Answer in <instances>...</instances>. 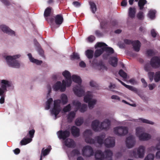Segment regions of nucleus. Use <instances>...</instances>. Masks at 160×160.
Instances as JSON below:
<instances>
[{"label": "nucleus", "instance_id": "f257e3e1", "mask_svg": "<svg viewBox=\"0 0 160 160\" xmlns=\"http://www.w3.org/2000/svg\"><path fill=\"white\" fill-rule=\"evenodd\" d=\"M20 57V55L19 54L13 56H8L6 57V59L8 65L9 66L14 68H19L20 67V63L16 59L19 58Z\"/></svg>", "mask_w": 160, "mask_h": 160}, {"label": "nucleus", "instance_id": "f03ea898", "mask_svg": "<svg viewBox=\"0 0 160 160\" xmlns=\"http://www.w3.org/2000/svg\"><path fill=\"white\" fill-rule=\"evenodd\" d=\"M67 84L66 81L63 80L62 84L60 81H58L53 86V89L55 91H58L59 90L62 92H64L66 88Z\"/></svg>", "mask_w": 160, "mask_h": 160}, {"label": "nucleus", "instance_id": "7ed1b4c3", "mask_svg": "<svg viewBox=\"0 0 160 160\" xmlns=\"http://www.w3.org/2000/svg\"><path fill=\"white\" fill-rule=\"evenodd\" d=\"M114 133L119 136H124L126 135L128 132V128L126 127L120 126L114 128Z\"/></svg>", "mask_w": 160, "mask_h": 160}, {"label": "nucleus", "instance_id": "20e7f679", "mask_svg": "<svg viewBox=\"0 0 160 160\" xmlns=\"http://www.w3.org/2000/svg\"><path fill=\"white\" fill-rule=\"evenodd\" d=\"M107 45L106 43L102 42H98L95 45L96 48L103 47L104 51H105L109 55L113 53H114V49L112 48L107 47Z\"/></svg>", "mask_w": 160, "mask_h": 160}, {"label": "nucleus", "instance_id": "39448f33", "mask_svg": "<svg viewBox=\"0 0 160 160\" xmlns=\"http://www.w3.org/2000/svg\"><path fill=\"white\" fill-rule=\"evenodd\" d=\"M82 155L87 157L93 155L94 154L93 148L88 145L84 147L82 149Z\"/></svg>", "mask_w": 160, "mask_h": 160}, {"label": "nucleus", "instance_id": "423d86ee", "mask_svg": "<svg viewBox=\"0 0 160 160\" xmlns=\"http://www.w3.org/2000/svg\"><path fill=\"white\" fill-rule=\"evenodd\" d=\"M60 100L58 99L54 101V107L51 111V113L54 114L56 117L59 113L60 111Z\"/></svg>", "mask_w": 160, "mask_h": 160}, {"label": "nucleus", "instance_id": "0eeeda50", "mask_svg": "<svg viewBox=\"0 0 160 160\" xmlns=\"http://www.w3.org/2000/svg\"><path fill=\"white\" fill-rule=\"evenodd\" d=\"M150 64L153 68L157 69L160 67V58L158 56L152 57L150 61Z\"/></svg>", "mask_w": 160, "mask_h": 160}, {"label": "nucleus", "instance_id": "6e6552de", "mask_svg": "<svg viewBox=\"0 0 160 160\" xmlns=\"http://www.w3.org/2000/svg\"><path fill=\"white\" fill-rule=\"evenodd\" d=\"M57 134L60 139H62L65 140L69 137L70 135V132L68 130H59Z\"/></svg>", "mask_w": 160, "mask_h": 160}, {"label": "nucleus", "instance_id": "1a4fd4ad", "mask_svg": "<svg viewBox=\"0 0 160 160\" xmlns=\"http://www.w3.org/2000/svg\"><path fill=\"white\" fill-rule=\"evenodd\" d=\"M104 143L107 148L113 147L115 145V138L113 137H109L104 141Z\"/></svg>", "mask_w": 160, "mask_h": 160}, {"label": "nucleus", "instance_id": "9d476101", "mask_svg": "<svg viewBox=\"0 0 160 160\" xmlns=\"http://www.w3.org/2000/svg\"><path fill=\"white\" fill-rule=\"evenodd\" d=\"M62 75L65 78V81L67 87H70L72 84V77L70 73L67 70H65L62 73Z\"/></svg>", "mask_w": 160, "mask_h": 160}, {"label": "nucleus", "instance_id": "9b49d317", "mask_svg": "<svg viewBox=\"0 0 160 160\" xmlns=\"http://www.w3.org/2000/svg\"><path fill=\"white\" fill-rule=\"evenodd\" d=\"M126 145L128 148H131L133 147L135 143L134 137L131 135L127 138L126 141Z\"/></svg>", "mask_w": 160, "mask_h": 160}, {"label": "nucleus", "instance_id": "f8f14e48", "mask_svg": "<svg viewBox=\"0 0 160 160\" xmlns=\"http://www.w3.org/2000/svg\"><path fill=\"white\" fill-rule=\"evenodd\" d=\"M73 91L75 94L79 97L82 96L84 93V91L82 88L81 85L75 87L73 88Z\"/></svg>", "mask_w": 160, "mask_h": 160}, {"label": "nucleus", "instance_id": "ddd939ff", "mask_svg": "<svg viewBox=\"0 0 160 160\" xmlns=\"http://www.w3.org/2000/svg\"><path fill=\"white\" fill-rule=\"evenodd\" d=\"M0 28L4 32L8 35H15V32L14 31L12 30L8 27L5 25H1L0 26Z\"/></svg>", "mask_w": 160, "mask_h": 160}, {"label": "nucleus", "instance_id": "4468645a", "mask_svg": "<svg viewBox=\"0 0 160 160\" xmlns=\"http://www.w3.org/2000/svg\"><path fill=\"white\" fill-rule=\"evenodd\" d=\"M111 122L108 119H105L100 125V130L104 129L106 130L109 129Z\"/></svg>", "mask_w": 160, "mask_h": 160}, {"label": "nucleus", "instance_id": "2eb2a0df", "mask_svg": "<svg viewBox=\"0 0 160 160\" xmlns=\"http://www.w3.org/2000/svg\"><path fill=\"white\" fill-rule=\"evenodd\" d=\"M100 122L98 120L93 121L92 123L91 127L92 129L95 132H98L100 130V126H99Z\"/></svg>", "mask_w": 160, "mask_h": 160}, {"label": "nucleus", "instance_id": "dca6fc26", "mask_svg": "<svg viewBox=\"0 0 160 160\" xmlns=\"http://www.w3.org/2000/svg\"><path fill=\"white\" fill-rule=\"evenodd\" d=\"M96 160H104L105 156L104 153L100 150L97 151L95 154Z\"/></svg>", "mask_w": 160, "mask_h": 160}, {"label": "nucleus", "instance_id": "f3484780", "mask_svg": "<svg viewBox=\"0 0 160 160\" xmlns=\"http://www.w3.org/2000/svg\"><path fill=\"white\" fill-rule=\"evenodd\" d=\"M116 79L117 80H118L119 82H120L122 84V85L123 86H124V87H125L127 88L128 89H129V90H130L131 91H132L134 92H135L136 93H138V90L137 88H136L132 86H131L125 84L123 82H122L121 80H119V79H118V78H116Z\"/></svg>", "mask_w": 160, "mask_h": 160}, {"label": "nucleus", "instance_id": "a211bd4d", "mask_svg": "<svg viewBox=\"0 0 160 160\" xmlns=\"http://www.w3.org/2000/svg\"><path fill=\"white\" fill-rule=\"evenodd\" d=\"M64 143V145L68 148H74L75 145L74 141L69 138L65 140Z\"/></svg>", "mask_w": 160, "mask_h": 160}, {"label": "nucleus", "instance_id": "6ab92c4d", "mask_svg": "<svg viewBox=\"0 0 160 160\" xmlns=\"http://www.w3.org/2000/svg\"><path fill=\"white\" fill-rule=\"evenodd\" d=\"M55 22L57 25L61 24L63 21V18L61 14H58L54 17Z\"/></svg>", "mask_w": 160, "mask_h": 160}, {"label": "nucleus", "instance_id": "aec40b11", "mask_svg": "<svg viewBox=\"0 0 160 160\" xmlns=\"http://www.w3.org/2000/svg\"><path fill=\"white\" fill-rule=\"evenodd\" d=\"M132 46L135 51L138 52L139 51L141 46L140 42L138 40L133 41Z\"/></svg>", "mask_w": 160, "mask_h": 160}, {"label": "nucleus", "instance_id": "412c9836", "mask_svg": "<svg viewBox=\"0 0 160 160\" xmlns=\"http://www.w3.org/2000/svg\"><path fill=\"white\" fill-rule=\"evenodd\" d=\"M145 149V148L142 146H141L139 147L137 150V155L138 158H142L144 157Z\"/></svg>", "mask_w": 160, "mask_h": 160}, {"label": "nucleus", "instance_id": "4be33fe9", "mask_svg": "<svg viewBox=\"0 0 160 160\" xmlns=\"http://www.w3.org/2000/svg\"><path fill=\"white\" fill-rule=\"evenodd\" d=\"M71 132L72 135L76 137H78L80 135L79 128L75 126H73L71 128Z\"/></svg>", "mask_w": 160, "mask_h": 160}, {"label": "nucleus", "instance_id": "5701e85b", "mask_svg": "<svg viewBox=\"0 0 160 160\" xmlns=\"http://www.w3.org/2000/svg\"><path fill=\"white\" fill-rule=\"evenodd\" d=\"M138 138L140 140L147 141L151 138V136L149 134L143 132L139 135Z\"/></svg>", "mask_w": 160, "mask_h": 160}, {"label": "nucleus", "instance_id": "b1692460", "mask_svg": "<svg viewBox=\"0 0 160 160\" xmlns=\"http://www.w3.org/2000/svg\"><path fill=\"white\" fill-rule=\"evenodd\" d=\"M28 56L30 61L33 63H35L38 65H40L42 63V61L33 58L31 53L28 54Z\"/></svg>", "mask_w": 160, "mask_h": 160}, {"label": "nucleus", "instance_id": "393cba45", "mask_svg": "<svg viewBox=\"0 0 160 160\" xmlns=\"http://www.w3.org/2000/svg\"><path fill=\"white\" fill-rule=\"evenodd\" d=\"M105 158L108 160H112L113 153L111 151L107 149L105 150L103 153Z\"/></svg>", "mask_w": 160, "mask_h": 160}, {"label": "nucleus", "instance_id": "a878e982", "mask_svg": "<svg viewBox=\"0 0 160 160\" xmlns=\"http://www.w3.org/2000/svg\"><path fill=\"white\" fill-rule=\"evenodd\" d=\"M72 81L78 84V86L81 85L82 80L80 77L77 75H73L72 76Z\"/></svg>", "mask_w": 160, "mask_h": 160}, {"label": "nucleus", "instance_id": "bb28decb", "mask_svg": "<svg viewBox=\"0 0 160 160\" xmlns=\"http://www.w3.org/2000/svg\"><path fill=\"white\" fill-rule=\"evenodd\" d=\"M136 13V9L135 7H130L128 10V15L132 18H134Z\"/></svg>", "mask_w": 160, "mask_h": 160}, {"label": "nucleus", "instance_id": "cd10ccee", "mask_svg": "<svg viewBox=\"0 0 160 160\" xmlns=\"http://www.w3.org/2000/svg\"><path fill=\"white\" fill-rule=\"evenodd\" d=\"M10 86L9 82L5 80H2L1 81V87L4 90H7V87Z\"/></svg>", "mask_w": 160, "mask_h": 160}, {"label": "nucleus", "instance_id": "c85d7f7f", "mask_svg": "<svg viewBox=\"0 0 160 160\" xmlns=\"http://www.w3.org/2000/svg\"><path fill=\"white\" fill-rule=\"evenodd\" d=\"M157 140L158 142V143L157 144L156 147H155L154 146H152L148 148V151L151 152L153 151H155L156 149L157 150H160V137L158 138Z\"/></svg>", "mask_w": 160, "mask_h": 160}, {"label": "nucleus", "instance_id": "c756f323", "mask_svg": "<svg viewBox=\"0 0 160 160\" xmlns=\"http://www.w3.org/2000/svg\"><path fill=\"white\" fill-rule=\"evenodd\" d=\"M32 140V139L27 138L26 136L21 141L20 144L22 146L26 145L31 142Z\"/></svg>", "mask_w": 160, "mask_h": 160}, {"label": "nucleus", "instance_id": "7c9ffc66", "mask_svg": "<svg viewBox=\"0 0 160 160\" xmlns=\"http://www.w3.org/2000/svg\"><path fill=\"white\" fill-rule=\"evenodd\" d=\"M109 63L112 66L116 67L118 63V59L115 57H111L109 60Z\"/></svg>", "mask_w": 160, "mask_h": 160}, {"label": "nucleus", "instance_id": "2f4dec72", "mask_svg": "<svg viewBox=\"0 0 160 160\" xmlns=\"http://www.w3.org/2000/svg\"><path fill=\"white\" fill-rule=\"evenodd\" d=\"M85 55L89 59L92 58L94 55V51L90 49H88L85 52Z\"/></svg>", "mask_w": 160, "mask_h": 160}, {"label": "nucleus", "instance_id": "473e14b6", "mask_svg": "<svg viewBox=\"0 0 160 160\" xmlns=\"http://www.w3.org/2000/svg\"><path fill=\"white\" fill-rule=\"evenodd\" d=\"M52 8L50 7L47 8L45 9L44 13V16L45 18L50 16L52 13Z\"/></svg>", "mask_w": 160, "mask_h": 160}, {"label": "nucleus", "instance_id": "72a5a7b5", "mask_svg": "<svg viewBox=\"0 0 160 160\" xmlns=\"http://www.w3.org/2000/svg\"><path fill=\"white\" fill-rule=\"evenodd\" d=\"M89 3L90 6V9L92 12L93 13H95L97 10V6L96 4L94 2L92 1L89 2Z\"/></svg>", "mask_w": 160, "mask_h": 160}, {"label": "nucleus", "instance_id": "f704fd0d", "mask_svg": "<svg viewBox=\"0 0 160 160\" xmlns=\"http://www.w3.org/2000/svg\"><path fill=\"white\" fill-rule=\"evenodd\" d=\"M147 3L146 0H139L138 3V5L139 7V9L142 10L143 9L144 6Z\"/></svg>", "mask_w": 160, "mask_h": 160}, {"label": "nucleus", "instance_id": "c9c22d12", "mask_svg": "<svg viewBox=\"0 0 160 160\" xmlns=\"http://www.w3.org/2000/svg\"><path fill=\"white\" fill-rule=\"evenodd\" d=\"M104 136L102 135L96 137L95 138L97 139V143L100 145H102L104 143L103 139Z\"/></svg>", "mask_w": 160, "mask_h": 160}, {"label": "nucleus", "instance_id": "e433bc0d", "mask_svg": "<svg viewBox=\"0 0 160 160\" xmlns=\"http://www.w3.org/2000/svg\"><path fill=\"white\" fill-rule=\"evenodd\" d=\"M104 52L103 47L100 49L96 50L94 53V56L95 58L99 56Z\"/></svg>", "mask_w": 160, "mask_h": 160}, {"label": "nucleus", "instance_id": "4c0bfd02", "mask_svg": "<svg viewBox=\"0 0 160 160\" xmlns=\"http://www.w3.org/2000/svg\"><path fill=\"white\" fill-rule=\"evenodd\" d=\"M85 140L86 143L89 144H94L96 142V141L95 139L89 137H86L85 138Z\"/></svg>", "mask_w": 160, "mask_h": 160}, {"label": "nucleus", "instance_id": "58836bf2", "mask_svg": "<svg viewBox=\"0 0 160 160\" xmlns=\"http://www.w3.org/2000/svg\"><path fill=\"white\" fill-rule=\"evenodd\" d=\"M75 116V113L74 112H71L68 114V121L70 122H72Z\"/></svg>", "mask_w": 160, "mask_h": 160}, {"label": "nucleus", "instance_id": "ea45409f", "mask_svg": "<svg viewBox=\"0 0 160 160\" xmlns=\"http://www.w3.org/2000/svg\"><path fill=\"white\" fill-rule=\"evenodd\" d=\"M70 58L71 60H74L75 59H79L80 58L79 55L78 53L73 52L72 55H70Z\"/></svg>", "mask_w": 160, "mask_h": 160}, {"label": "nucleus", "instance_id": "a19ab883", "mask_svg": "<svg viewBox=\"0 0 160 160\" xmlns=\"http://www.w3.org/2000/svg\"><path fill=\"white\" fill-rule=\"evenodd\" d=\"M61 100L63 104H66L68 102V97L65 94H62L61 96Z\"/></svg>", "mask_w": 160, "mask_h": 160}, {"label": "nucleus", "instance_id": "79ce46f5", "mask_svg": "<svg viewBox=\"0 0 160 160\" xmlns=\"http://www.w3.org/2000/svg\"><path fill=\"white\" fill-rule=\"evenodd\" d=\"M83 122V119L82 118H77L75 122V124L78 126H80Z\"/></svg>", "mask_w": 160, "mask_h": 160}, {"label": "nucleus", "instance_id": "37998d69", "mask_svg": "<svg viewBox=\"0 0 160 160\" xmlns=\"http://www.w3.org/2000/svg\"><path fill=\"white\" fill-rule=\"evenodd\" d=\"M53 102V99L52 98H49L46 102V106L45 107V109L48 110L50 108V105L51 103Z\"/></svg>", "mask_w": 160, "mask_h": 160}, {"label": "nucleus", "instance_id": "c03bdc74", "mask_svg": "<svg viewBox=\"0 0 160 160\" xmlns=\"http://www.w3.org/2000/svg\"><path fill=\"white\" fill-rule=\"evenodd\" d=\"M136 134L139 137V135L141 133H143L144 131L143 128L142 127H137L136 129Z\"/></svg>", "mask_w": 160, "mask_h": 160}, {"label": "nucleus", "instance_id": "a18cd8bd", "mask_svg": "<svg viewBox=\"0 0 160 160\" xmlns=\"http://www.w3.org/2000/svg\"><path fill=\"white\" fill-rule=\"evenodd\" d=\"M154 80L156 82H158L160 81V71L156 72L154 76Z\"/></svg>", "mask_w": 160, "mask_h": 160}, {"label": "nucleus", "instance_id": "49530a36", "mask_svg": "<svg viewBox=\"0 0 160 160\" xmlns=\"http://www.w3.org/2000/svg\"><path fill=\"white\" fill-rule=\"evenodd\" d=\"M92 132L91 130L87 129L83 133V135L85 138L87 137H89V136H92Z\"/></svg>", "mask_w": 160, "mask_h": 160}, {"label": "nucleus", "instance_id": "de8ad7c7", "mask_svg": "<svg viewBox=\"0 0 160 160\" xmlns=\"http://www.w3.org/2000/svg\"><path fill=\"white\" fill-rule=\"evenodd\" d=\"M47 21L49 23L51 26L54 23V20L55 21L54 18L52 17H47L45 18Z\"/></svg>", "mask_w": 160, "mask_h": 160}, {"label": "nucleus", "instance_id": "09e8293b", "mask_svg": "<svg viewBox=\"0 0 160 160\" xmlns=\"http://www.w3.org/2000/svg\"><path fill=\"white\" fill-rule=\"evenodd\" d=\"M137 18L140 20H143L144 18V13L142 11H139L137 15Z\"/></svg>", "mask_w": 160, "mask_h": 160}, {"label": "nucleus", "instance_id": "8fccbe9b", "mask_svg": "<svg viewBox=\"0 0 160 160\" xmlns=\"http://www.w3.org/2000/svg\"><path fill=\"white\" fill-rule=\"evenodd\" d=\"M92 96L91 94H87L85 96L84 98V102L88 103L91 101Z\"/></svg>", "mask_w": 160, "mask_h": 160}, {"label": "nucleus", "instance_id": "3c124183", "mask_svg": "<svg viewBox=\"0 0 160 160\" xmlns=\"http://www.w3.org/2000/svg\"><path fill=\"white\" fill-rule=\"evenodd\" d=\"M50 150L49 148H47L44 150V148H43L42 150L41 155H42V156H45L49 153Z\"/></svg>", "mask_w": 160, "mask_h": 160}, {"label": "nucleus", "instance_id": "603ef678", "mask_svg": "<svg viewBox=\"0 0 160 160\" xmlns=\"http://www.w3.org/2000/svg\"><path fill=\"white\" fill-rule=\"evenodd\" d=\"M118 74L122 77L124 79H126L127 77V74L125 72L122 70L121 69L119 70Z\"/></svg>", "mask_w": 160, "mask_h": 160}, {"label": "nucleus", "instance_id": "864d4df0", "mask_svg": "<svg viewBox=\"0 0 160 160\" xmlns=\"http://www.w3.org/2000/svg\"><path fill=\"white\" fill-rule=\"evenodd\" d=\"M156 12L155 10H150L148 13V16L151 19H153L155 17Z\"/></svg>", "mask_w": 160, "mask_h": 160}, {"label": "nucleus", "instance_id": "5fc2aeb1", "mask_svg": "<svg viewBox=\"0 0 160 160\" xmlns=\"http://www.w3.org/2000/svg\"><path fill=\"white\" fill-rule=\"evenodd\" d=\"M96 102V100L94 99L88 102V107L90 109H92L94 107Z\"/></svg>", "mask_w": 160, "mask_h": 160}, {"label": "nucleus", "instance_id": "6e6d98bb", "mask_svg": "<svg viewBox=\"0 0 160 160\" xmlns=\"http://www.w3.org/2000/svg\"><path fill=\"white\" fill-rule=\"evenodd\" d=\"M139 120H140L142 122L144 123L149 124L152 125H153L154 124L153 122L146 119H144L142 118H139Z\"/></svg>", "mask_w": 160, "mask_h": 160}, {"label": "nucleus", "instance_id": "4d7b16f0", "mask_svg": "<svg viewBox=\"0 0 160 160\" xmlns=\"http://www.w3.org/2000/svg\"><path fill=\"white\" fill-rule=\"evenodd\" d=\"M71 155L72 156H74L80 154L79 151L77 149L73 150L71 152Z\"/></svg>", "mask_w": 160, "mask_h": 160}, {"label": "nucleus", "instance_id": "13d9d810", "mask_svg": "<svg viewBox=\"0 0 160 160\" xmlns=\"http://www.w3.org/2000/svg\"><path fill=\"white\" fill-rule=\"evenodd\" d=\"M35 131L34 129H32L29 131L27 135V137L29 136V138H31L32 139V138L33 137L35 133Z\"/></svg>", "mask_w": 160, "mask_h": 160}, {"label": "nucleus", "instance_id": "bf43d9fd", "mask_svg": "<svg viewBox=\"0 0 160 160\" xmlns=\"http://www.w3.org/2000/svg\"><path fill=\"white\" fill-rule=\"evenodd\" d=\"M72 103L73 105L77 107V109H79L81 107V102H79L78 101H74Z\"/></svg>", "mask_w": 160, "mask_h": 160}, {"label": "nucleus", "instance_id": "052dcab7", "mask_svg": "<svg viewBox=\"0 0 160 160\" xmlns=\"http://www.w3.org/2000/svg\"><path fill=\"white\" fill-rule=\"evenodd\" d=\"M37 51L39 53V54L42 57H43L44 56V52L43 50L41 48L40 46L38 47Z\"/></svg>", "mask_w": 160, "mask_h": 160}, {"label": "nucleus", "instance_id": "680f3d73", "mask_svg": "<svg viewBox=\"0 0 160 160\" xmlns=\"http://www.w3.org/2000/svg\"><path fill=\"white\" fill-rule=\"evenodd\" d=\"M87 105L85 104H82V106L81 105V107L79 109L80 112H85L87 110Z\"/></svg>", "mask_w": 160, "mask_h": 160}, {"label": "nucleus", "instance_id": "e2e57ef3", "mask_svg": "<svg viewBox=\"0 0 160 160\" xmlns=\"http://www.w3.org/2000/svg\"><path fill=\"white\" fill-rule=\"evenodd\" d=\"M154 155L152 154H149L145 158L144 160H153Z\"/></svg>", "mask_w": 160, "mask_h": 160}, {"label": "nucleus", "instance_id": "0e129e2a", "mask_svg": "<svg viewBox=\"0 0 160 160\" xmlns=\"http://www.w3.org/2000/svg\"><path fill=\"white\" fill-rule=\"evenodd\" d=\"M71 108V105L69 104L63 108V110L64 112H66L70 111Z\"/></svg>", "mask_w": 160, "mask_h": 160}, {"label": "nucleus", "instance_id": "69168bd1", "mask_svg": "<svg viewBox=\"0 0 160 160\" xmlns=\"http://www.w3.org/2000/svg\"><path fill=\"white\" fill-rule=\"evenodd\" d=\"M146 54L148 56H152L155 55L153 50L152 49H148L147 51Z\"/></svg>", "mask_w": 160, "mask_h": 160}, {"label": "nucleus", "instance_id": "338daca9", "mask_svg": "<svg viewBox=\"0 0 160 160\" xmlns=\"http://www.w3.org/2000/svg\"><path fill=\"white\" fill-rule=\"evenodd\" d=\"M154 74V73L153 72H149L148 73V77L151 82L153 80Z\"/></svg>", "mask_w": 160, "mask_h": 160}, {"label": "nucleus", "instance_id": "774afa93", "mask_svg": "<svg viewBox=\"0 0 160 160\" xmlns=\"http://www.w3.org/2000/svg\"><path fill=\"white\" fill-rule=\"evenodd\" d=\"M90 85L91 86L98 89V86L96 82L94 81H92L90 82Z\"/></svg>", "mask_w": 160, "mask_h": 160}]
</instances>
